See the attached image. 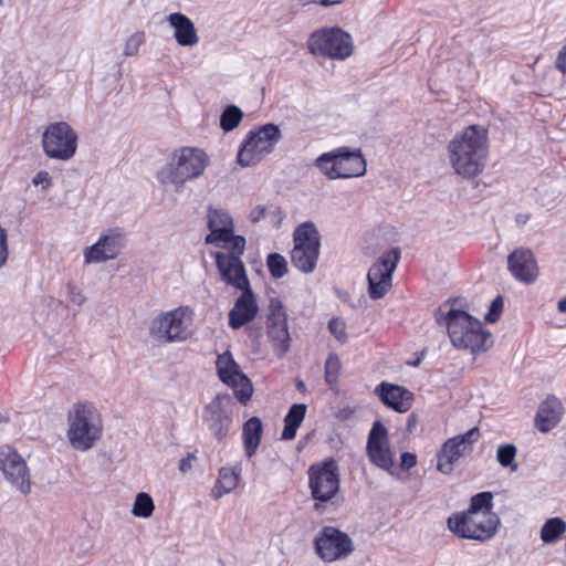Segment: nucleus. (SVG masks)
Segmentation results:
<instances>
[{
  "label": "nucleus",
  "instance_id": "obj_50",
  "mask_svg": "<svg viewBox=\"0 0 566 566\" xmlns=\"http://www.w3.org/2000/svg\"><path fill=\"white\" fill-rule=\"evenodd\" d=\"M193 460L192 455H188L187 458H184L179 462V470L181 472H186L191 469V462Z\"/></svg>",
  "mask_w": 566,
  "mask_h": 566
},
{
  "label": "nucleus",
  "instance_id": "obj_45",
  "mask_svg": "<svg viewBox=\"0 0 566 566\" xmlns=\"http://www.w3.org/2000/svg\"><path fill=\"white\" fill-rule=\"evenodd\" d=\"M67 292H69V297H70V301L77 305V306H82L85 302V296L83 295L82 293V290L78 289L76 285L74 284H67Z\"/></svg>",
  "mask_w": 566,
  "mask_h": 566
},
{
  "label": "nucleus",
  "instance_id": "obj_43",
  "mask_svg": "<svg viewBox=\"0 0 566 566\" xmlns=\"http://www.w3.org/2000/svg\"><path fill=\"white\" fill-rule=\"evenodd\" d=\"M329 332L335 336V338L339 342H345L347 338L346 326L345 323L338 318L334 317L328 323Z\"/></svg>",
  "mask_w": 566,
  "mask_h": 566
},
{
  "label": "nucleus",
  "instance_id": "obj_49",
  "mask_svg": "<svg viewBox=\"0 0 566 566\" xmlns=\"http://www.w3.org/2000/svg\"><path fill=\"white\" fill-rule=\"evenodd\" d=\"M265 216H266V207L265 206H256L250 212V220L255 223V222H259L262 219H264Z\"/></svg>",
  "mask_w": 566,
  "mask_h": 566
},
{
  "label": "nucleus",
  "instance_id": "obj_39",
  "mask_svg": "<svg viewBox=\"0 0 566 566\" xmlns=\"http://www.w3.org/2000/svg\"><path fill=\"white\" fill-rule=\"evenodd\" d=\"M340 360L338 356L331 353L325 361V381L332 387L337 384L340 374Z\"/></svg>",
  "mask_w": 566,
  "mask_h": 566
},
{
  "label": "nucleus",
  "instance_id": "obj_21",
  "mask_svg": "<svg viewBox=\"0 0 566 566\" xmlns=\"http://www.w3.org/2000/svg\"><path fill=\"white\" fill-rule=\"evenodd\" d=\"M214 259L223 282L237 290L250 286L245 266L239 256L226 254V252H216Z\"/></svg>",
  "mask_w": 566,
  "mask_h": 566
},
{
  "label": "nucleus",
  "instance_id": "obj_24",
  "mask_svg": "<svg viewBox=\"0 0 566 566\" xmlns=\"http://www.w3.org/2000/svg\"><path fill=\"white\" fill-rule=\"evenodd\" d=\"M207 226L210 233L206 235L207 244L218 245L220 241H227L233 232V220L229 212L223 209L209 207L207 211Z\"/></svg>",
  "mask_w": 566,
  "mask_h": 566
},
{
  "label": "nucleus",
  "instance_id": "obj_55",
  "mask_svg": "<svg viewBox=\"0 0 566 566\" xmlns=\"http://www.w3.org/2000/svg\"><path fill=\"white\" fill-rule=\"evenodd\" d=\"M416 416L415 415H410L409 418H408V422H407V428L408 430H411V428L415 426L416 423Z\"/></svg>",
  "mask_w": 566,
  "mask_h": 566
},
{
  "label": "nucleus",
  "instance_id": "obj_5",
  "mask_svg": "<svg viewBox=\"0 0 566 566\" xmlns=\"http://www.w3.org/2000/svg\"><path fill=\"white\" fill-rule=\"evenodd\" d=\"M447 525L460 538L485 542L496 534L500 518L495 513L472 514L467 510L450 515Z\"/></svg>",
  "mask_w": 566,
  "mask_h": 566
},
{
  "label": "nucleus",
  "instance_id": "obj_1",
  "mask_svg": "<svg viewBox=\"0 0 566 566\" xmlns=\"http://www.w3.org/2000/svg\"><path fill=\"white\" fill-rule=\"evenodd\" d=\"M489 154L488 129L470 125L454 135L448 145V157L454 172L463 178L479 176L486 165Z\"/></svg>",
  "mask_w": 566,
  "mask_h": 566
},
{
  "label": "nucleus",
  "instance_id": "obj_11",
  "mask_svg": "<svg viewBox=\"0 0 566 566\" xmlns=\"http://www.w3.org/2000/svg\"><path fill=\"white\" fill-rule=\"evenodd\" d=\"M187 308L178 307L156 316L149 326V335L157 342L175 343L188 336L185 322Z\"/></svg>",
  "mask_w": 566,
  "mask_h": 566
},
{
  "label": "nucleus",
  "instance_id": "obj_28",
  "mask_svg": "<svg viewBox=\"0 0 566 566\" xmlns=\"http://www.w3.org/2000/svg\"><path fill=\"white\" fill-rule=\"evenodd\" d=\"M563 406L555 397H548L538 407L535 423L541 432L551 431L560 420Z\"/></svg>",
  "mask_w": 566,
  "mask_h": 566
},
{
  "label": "nucleus",
  "instance_id": "obj_47",
  "mask_svg": "<svg viewBox=\"0 0 566 566\" xmlns=\"http://www.w3.org/2000/svg\"><path fill=\"white\" fill-rule=\"evenodd\" d=\"M400 460V467L403 470H410L417 464V455L410 452L401 453Z\"/></svg>",
  "mask_w": 566,
  "mask_h": 566
},
{
  "label": "nucleus",
  "instance_id": "obj_4",
  "mask_svg": "<svg viewBox=\"0 0 566 566\" xmlns=\"http://www.w3.org/2000/svg\"><path fill=\"white\" fill-rule=\"evenodd\" d=\"M67 424L66 437L76 451L91 450L103 433L102 416L92 402L74 403L67 412Z\"/></svg>",
  "mask_w": 566,
  "mask_h": 566
},
{
  "label": "nucleus",
  "instance_id": "obj_30",
  "mask_svg": "<svg viewBox=\"0 0 566 566\" xmlns=\"http://www.w3.org/2000/svg\"><path fill=\"white\" fill-rule=\"evenodd\" d=\"M263 423L259 417H252L243 423L242 440L244 452L248 458H252L261 443Z\"/></svg>",
  "mask_w": 566,
  "mask_h": 566
},
{
  "label": "nucleus",
  "instance_id": "obj_40",
  "mask_svg": "<svg viewBox=\"0 0 566 566\" xmlns=\"http://www.w3.org/2000/svg\"><path fill=\"white\" fill-rule=\"evenodd\" d=\"M228 244L229 252L227 254L237 255L241 259V255L245 250V239L242 235H234L233 232L229 235L227 241H221Z\"/></svg>",
  "mask_w": 566,
  "mask_h": 566
},
{
  "label": "nucleus",
  "instance_id": "obj_31",
  "mask_svg": "<svg viewBox=\"0 0 566 566\" xmlns=\"http://www.w3.org/2000/svg\"><path fill=\"white\" fill-rule=\"evenodd\" d=\"M307 407L304 403H294L284 418V428L282 431V440H293L296 436L297 428L303 422Z\"/></svg>",
  "mask_w": 566,
  "mask_h": 566
},
{
  "label": "nucleus",
  "instance_id": "obj_36",
  "mask_svg": "<svg viewBox=\"0 0 566 566\" xmlns=\"http://www.w3.org/2000/svg\"><path fill=\"white\" fill-rule=\"evenodd\" d=\"M155 505L151 496L148 493L140 492L137 494L133 509L132 514L137 517H149L151 516L154 512Z\"/></svg>",
  "mask_w": 566,
  "mask_h": 566
},
{
  "label": "nucleus",
  "instance_id": "obj_44",
  "mask_svg": "<svg viewBox=\"0 0 566 566\" xmlns=\"http://www.w3.org/2000/svg\"><path fill=\"white\" fill-rule=\"evenodd\" d=\"M8 255V233L7 230L0 226V269L7 263Z\"/></svg>",
  "mask_w": 566,
  "mask_h": 566
},
{
  "label": "nucleus",
  "instance_id": "obj_23",
  "mask_svg": "<svg viewBox=\"0 0 566 566\" xmlns=\"http://www.w3.org/2000/svg\"><path fill=\"white\" fill-rule=\"evenodd\" d=\"M242 294L235 300L229 312V326L239 329L253 321L258 314L259 306L251 286L242 289Z\"/></svg>",
  "mask_w": 566,
  "mask_h": 566
},
{
  "label": "nucleus",
  "instance_id": "obj_15",
  "mask_svg": "<svg viewBox=\"0 0 566 566\" xmlns=\"http://www.w3.org/2000/svg\"><path fill=\"white\" fill-rule=\"evenodd\" d=\"M232 406V397L224 394L217 395L203 409V423L218 441H222L230 430Z\"/></svg>",
  "mask_w": 566,
  "mask_h": 566
},
{
  "label": "nucleus",
  "instance_id": "obj_18",
  "mask_svg": "<svg viewBox=\"0 0 566 566\" xmlns=\"http://www.w3.org/2000/svg\"><path fill=\"white\" fill-rule=\"evenodd\" d=\"M217 373L220 380L234 388V395L241 403L251 399L253 388L250 379L240 370L239 365L229 352L218 356Z\"/></svg>",
  "mask_w": 566,
  "mask_h": 566
},
{
  "label": "nucleus",
  "instance_id": "obj_19",
  "mask_svg": "<svg viewBox=\"0 0 566 566\" xmlns=\"http://www.w3.org/2000/svg\"><path fill=\"white\" fill-rule=\"evenodd\" d=\"M479 437V429L474 427L465 433L448 439L437 455L438 470L443 474H450L454 463L472 450V446L478 441Z\"/></svg>",
  "mask_w": 566,
  "mask_h": 566
},
{
  "label": "nucleus",
  "instance_id": "obj_32",
  "mask_svg": "<svg viewBox=\"0 0 566 566\" xmlns=\"http://www.w3.org/2000/svg\"><path fill=\"white\" fill-rule=\"evenodd\" d=\"M566 532V523L559 517H553L545 522L541 530V538L546 544L557 542Z\"/></svg>",
  "mask_w": 566,
  "mask_h": 566
},
{
  "label": "nucleus",
  "instance_id": "obj_25",
  "mask_svg": "<svg viewBox=\"0 0 566 566\" xmlns=\"http://www.w3.org/2000/svg\"><path fill=\"white\" fill-rule=\"evenodd\" d=\"M375 392L384 405L398 412H406L411 408L412 394L401 386L384 381L376 387Z\"/></svg>",
  "mask_w": 566,
  "mask_h": 566
},
{
  "label": "nucleus",
  "instance_id": "obj_7",
  "mask_svg": "<svg viewBox=\"0 0 566 566\" xmlns=\"http://www.w3.org/2000/svg\"><path fill=\"white\" fill-rule=\"evenodd\" d=\"M319 239L318 230L310 221L300 224L294 231L291 262L303 273H312L315 270L319 255Z\"/></svg>",
  "mask_w": 566,
  "mask_h": 566
},
{
  "label": "nucleus",
  "instance_id": "obj_14",
  "mask_svg": "<svg viewBox=\"0 0 566 566\" xmlns=\"http://www.w3.org/2000/svg\"><path fill=\"white\" fill-rule=\"evenodd\" d=\"M125 247V231L119 227L107 229L101 233L98 240L94 244L84 249V263H102L113 260L119 255Z\"/></svg>",
  "mask_w": 566,
  "mask_h": 566
},
{
  "label": "nucleus",
  "instance_id": "obj_26",
  "mask_svg": "<svg viewBox=\"0 0 566 566\" xmlns=\"http://www.w3.org/2000/svg\"><path fill=\"white\" fill-rule=\"evenodd\" d=\"M336 167L338 178L360 177L366 172V161L360 151L337 148Z\"/></svg>",
  "mask_w": 566,
  "mask_h": 566
},
{
  "label": "nucleus",
  "instance_id": "obj_42",
  "mask_svg": "<svg viewBox=\"0 0 566 566\" xmlns=\"http://www.w3.org/2000/svg\"><path fill=\"white\" fill-rule=\"evenodd\" d=\"M503 306H504V303H503V298L502 296H496L491 305H490V308H489V312L486 313V315L484 316V319L489 323H495L499 321L500 318V315L503 311Z\"/></svg>",
  "mask_w": 566,
  "mask_h": 566
},
{
  "label": "nucleus",
  "instance_id": "obj_20",
  "mask_svg": "<svg viewBox=\"0 0 566 566\" xmlns=\"http://www.w3.org/2000/svg\"><path fill=\"white\" fill-rule=\"evenodd\" d=\"M367 453L370 461L378 468L388 472L394 468V457L387 441V429L380 421H375L369 431Z\"/></svg>",
  "mask_w": 566,
  "mask_h": 566
},
{
  "label": "nucleus",
  "instance_id": "obj_3",
  "mask_svg": "<svg viewBox=\"0 0 566 566\" xmlns=\"http://www.w3.org/2000/svg\"><path fill=\"white\" fill-rule=\"evenodd\" d=\"M208 165L209 157L202 149L182 147L170 155L157 179L161 185H172L178 192L187 181L199 178Z\"/></svg>",
  "mask_w": 566,
  "mask_h": 566
},
{
  "label": "nucleus",
  "instance_id": "obj_51",
  "mask_svg": "<svg viewBox=\"0 0 566 566\" xmlns=\"http://www.w3.org/2000/svg\"><path fill=\"white\" fill-rule=\"evenodd\" d=\"M530 214L527 213H518L516 217H515V222L518 224V226H523L525 223L528 222L530 220Z\"/></svg>",
  "mask_w": 566,
  "mask_h": 566
},
{
  "label": "nucleus",
  "instance_id": "obj_52",
  "mask_svg": "<svg viewBox=\"0 0 566 566\" xmlns=\"http://www.w3.org/2000/svg\"><path fill=\"white\" fill-rule=\"evenodd\" d=\"M344 0H319V4L324 7L335 6L342 3Z\"/></svg>",
  "mask_w": 566,
  "mask_h": 566
},
{
  "label": "nucleus",
  "instance_id": "obj_13",
  "mask_svg": "<svg viewBox=\"0 0 566 566\" xmlns=\"http://www.w3.org/2000/svg\"><path fill=\"white\" fill-rule=\"evenodd\" d=\"M400 259L399 249L395 248L385 252L379 260L374 263L368 273V294L373 300H378L391 287L392 273L396 270L397 263Z\"/></svg>",
  "mask_w": 566,
  "mask_h": 566
},
{
  "label": "nucleus",
  "instance_id": "obj_16",
  "mask_svg": "<svg viewBox=\"0 0 566 566\" xmlns=\"http://www.w3.org/2000/svg\"><path fill=\"white\" fill-rule=\"evenodd\" d=\"M0 471L4 479L21 494L31 492V478L24 459L10 446L0 448Z\"/></svg>",
  "mask_w": 566,
  "mask_h": 566
},
{
  "label": "nucleus",
  "instance_id": "obj_56",
  "mask_svg": "<svg viewBox=\"0 0 566 566\" xmlns=\"http://www.w3.org/2000/svg\"><path fill=\"white\" fill-rule=\"evenodd\" d=\"M8 420H9L8 416L2 415V413L0 412V423H2V422H8Z\"/></svg>",
  "mask_w": 566,
  "mask_h": 566
},
{
  "label": "nucleus",
  "instance_id": "obj_46",
  "mask_svg": "<svg viewBox=\"0 0 566 566\" xmlns=\"http://www.w3.org/2000/svg\"><path fill=\"white\" fill-rule=\"evenodd\" d=\"M32 184L46 190L52 186V178L48 171L41 170L33 177Z\"/></svg>",
  "mask_w": 566,
  "mask_h": 566
},
{
  "label": "nucleus",
  "instance_id": "obj_27",
  "mask_svg": "<svg viewBox=\"0 0 566 566\" xmlns=\"http://www.w3.org/2000/svg\"><path fill=\"white\" fill-rule=\"evenodd\" d=\"M170 25L175 29L174 38L181 46H195L199 42V36L193 22L182 13H170L167 18Z\"/></svg>",
  "mask_w": 566,
  "mask_h": 566
},
{
  "label": "nucleus",
  "instance_id": "obj_53",
  "mask_svg": "<svg viewBox=\"0 0 566 566\" xmlns=\"http://www.w3.org/2000/svg\"><path fill=\"white\" fill-rule=\"evenodd\" d=\"M557 308L560 313H566V297L558 301Z\"/></svg>",
  "mask_w": 566,
  "mask_h": 566
},
{
  "label": "nucleus",
  "instance_id": "obj_8",
  "mask_svg": "<svg viewBox=\"0 0 566 566\" xmlns=\"http://www.w3.org/2000/svg\"><path fill=\"white\" fill-rule=\"evenodd\" d=\"M308 51L333 60H345L353 53L352 36L339 28L315 31L307 41Z\"/></svg>",
  "mask_w": 566,
  "mask_h": 566
},
{
  "label": "nucleus",
  "instance_id": "obj_35",
  "mask_svg": "<svg viewBox=\"0 0 566 566\" xmlns=\"http://www.w3.org/2000/svg\"><path fill=\"white\" fill-rule=\"evenodd\" d=\"M243 118L242 111L235 105L227 106L220 116V127L224 132H231L239 126Z\"/></svg>",
  "mask_w": 566,
  "mask_h": 566
},
{
  "label": "nucleus",
  "instance_id": "obj_6",
  "mask_svg": "<svg viewBox=\"0 0 566 566\" xmlns=\"http://www.w3.org/2000/svg\"><path fill=\"white\" fill-rule=\"evenodd\" d=\"M281 138L279 126L272 123L249 132L238 151V163L242 167L256 165L274 150Z\"/></svg>",
  "mask_w": 566,
  "mask_h": 566
},
{
  "label": "nucleus",
  "instance_id": "obj_34",
  "mask_svg": "<svg viewBox=\"0 0 566 566\" xmlns=\"http://www.w3.org/2000/svg\"><path fill=\"white\" fill-rule=\"evenodd\" d=\"M337 149L324 153L315 159L316 167L328 178L338 179L336 167Z\"/></svg>",
  "mask_w": 566,
  "mask_h": 566
},
{
  "label": "nucleus",
  "instance_id": "obj_38",
  "mask_svg": "<svg viewBox=\"0 0 566 566\" xmlns=\"http://www.w3.org/2000/svg\"><path fill=\"white\" fill-rule=\"evenodd\" d=\"M266 265L270 274L274 279H281L287 273V262L279 253H270L266 258Z\"/></svg>",
  "mask_w": 566,
  "mask_h": 566
},
{
  "label": "nucleus",
  "instance_id": "obj_33",
  "mask_svg": "<svg viewBox=\"0 0 566 566\" xmlns=\"http://www.w3.org/2000/svg\"><path fill=\"white\" fill-rule=\"evenodd\" d=\"M493 494L491 492H480L471 497L469 513L485 514L493 513Z\"/></svg>",
  "mask_w": 566,
  "mask_h": 566
},
{
  "label": "nucleus",
  "instance_id": "obj_48",
  "mask_svg": "<svg viewBox=\"0 0 566 566\" xmlns=\"http://www.w3.org/2000/svg\"><path fill=\"white\" fill-rule=\"evenodd\" d=\"M555 67L566 74V44L560 49L555 61Z\"/></svg>",
  "mask_w": 566,
  "mask_h": 566
},
{
  "label": "nucleus",
  "instance_id": "obj_2",
  "mask_svg": "<svg viewBox=\"0 0 566 566\" xmlns=\"http://www.w3.org/2000/svg\"><path fill=\"white\" fill-rule=\"evenodd\" d=\"M446 306L443 304L438 308L436 321L447 327L451 344L471 353L488 350L492 345V334L483 328L482 323L464 311L453 307L446 311Z\"/></svg>",
  "mask_w": 566,
  "mask_h": 566
},
{
  "label": "nucleus",
  "instance_id": "obj_10",
  "mask_svg": "<svg viewBox=\"0 0 566 566\" xmlns=\"http://www.w3.org/2000/svg\"><path fill=\"white\" fill-rule=\"evenodd\" d=\"M339 469L333 459L314 463L308 469V486L315 501L323 503L333 500L339 491Z\"/></svg>",
  "mask_w": 566,
  "mask_h": 566
},
{
  "label": "nucleus",
  "instance_id": "obj_9",
  "mask_svg": "<svg viewBox=\"0 0 566 566\" xmlns=\"http://www.w3.org/2000/svg\"><path fill=\"white\" fill-rule=\"evenodd\" d=\"M44 154L56 160H70L77 149V134L66 122L51 123L42 134Z\"/></svg>",
  "mask_w": 566,
  "mask_h": 566
},
{
  "label": "nucleus",
  "instance_id": "obj_29",
  "mask_svg": "<svg viewBox=\"0 0 566 566\" xmlns=\"http://www.w3.org/2000/svg\"><path fill=\"white\" fill-rule=\"evenodd\" d=\"M241 471L242 468L240 464L221 468L219 470L218 480L211 490V496L214 500H219L224 494L232 492L239 483Z\"/></svg>",
  "mask_w": 566,
  "mask_h": 566
},
{
  "label": "nucleus",
  "instance_id": "obj_22",
  "mask_svg": "<svg viewBox=\"0 0 566 566\" xmlns=\"http://www.w3.org/2000/svg\"><path fill=\"white\" fill-rule=\"evenodd\" d=\"M507 270L525 284L534 283L538 275L535 256L528 248H517L507 256Z\"/></svg>",
  "mask_w": 566,
  "mask_h": 566
},
{
  "label": "nucleus",
  "instance_id": "obj_12",
  "mask_svg": "<svg viewBox=\"0 0 566 566\" xmlns=\"http://www.w3.org/2000/svg\"><path fill=\"white\" fill-rule=\"evenodd\" d=\"M315 552L324 562L346 558L354 551L353 539L340 530L324 526L314 541Z\"/></svg>",
  "mask_w": 566,
  "mask_h": 566
},
{
  "label": "nucleus",
  "instance_id": "obj_17",
  "mask_svg": "<svg viewBox=\"0 0 566 566\" xmlns=\"http://www.w3.org/2000/svg\"><path fill=\"white\" fill-rule=\"evenodd\" d=\"M266 327L268 336L276 356L283 357L290 349L291 336L287 327L286 312L277 297L270 300Z\"/></svg>",
  "mask_w": 566,
  "mask_h": 566
},
{
  "label": "nucleus",
  "instance_id": "obj_41",
  "mask_svg": "<svg viewBox=\"0 0 566 566\" xmlns=\"http://www.w3.org/2000/svg\"><path fill=\"white\" fill-rule=\"evenodd\" d=\"M144 33L142 32L132 34L126 40L123 54L125 56H135L138 53L140 45L144 43Z\"/></svg>",
  "mask_w": 566,
  "mask_h": 566
},
{
  "label": "nucleus",
  "instance_id": "obj_57",
  "mask_svg": "<svg viewBox=\"0 0 566 566\" xmlns=\"http://www.w3.org/2000/svg\"><path fill=\"white\" fill-rule=\"evenodd\" d=\"M2 4V0H0V6Z\"/></svg>",
  "mask_w": 566,
  "mask_h": 566
},
{
  "label": "nucleus",
  "instance_id": "obj_54",
  "mask_svg": "<svg viewBox=\"0 0 566 566\" xmlns=\"http://www.w3.org/2000/svg\"><path fill=\"white\" fill-rule=\"evenodd\" d=\"M296 388L300 392H305L306 391V385L303 380L301 379H296Z\"/></svg>",
  "mask_w": 566,
  "mask_h": 566
},
{
  "label": "nucleus",
  "instance_id": "obj_37",
  "mask_svg": "<svg viewBox=\"0 0 566 566\" xmlns=\"http://www.w3.org/2000/svg\"><path fill=\"white\" fill-rule=\"evenodd\" d=\"M517 449L512 443L502 444L497 448L496 460L504 468H511L512 471L517 470V464L514 462Z\"/></svg>",
  "mask_w": 566,
  "mask_h": 566
}]
</instances>
